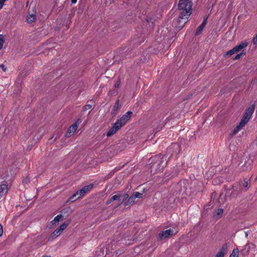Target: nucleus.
I'll list each match as a JSON object with an SVG mask.
<instances>
[{"instance_id": "obj_1", "label": "nucleus", "mask_w": 257, "mask_h": 257, "mask_svg": "<svg viewBox=\"0 0 257 257\" xmlns=\"http://www.w3.org/2000/svg\"><path fill=\"white\" fill-rule=\"evenodd\" d=\"M192 3L189 0H179L178 4V10L180 14V19L183 20L182 26H179L182 29L186 23L188 17L192 13Z\"/></svg>"}, {"instance_id": "obj_2", "label": "nucleus", "mask_w": 257, "mask_h": 257, "mask_svg": "<svg viewBox=\"0 0 257 257\" xmlns=\"http://www.w3.org/2000/svg\"><path fill=\"white\" fill-rule=\"evenodd\" d=\"M92 187L93 184H89V185L83 187L71 197L70 199L71 201H74L83 196L86 192L90 190Z\"/></svg>"}, {"instance_id": "obj_3", "label": "nucleus", "mask_w": 257, "mask_h": 257, "mask_svg": "<svg viewBox=\"0 0 257 257\" xmlns=\"http://www.w3.org/2000/svg\"><path fill=\"white\" fill-rule=\"evenodd\" d=\"M248 45V43L247 42H243L239 44V45H236L232 49L229 50L226 52L224 54V57H228L232 55L233 54L237 53L238 52L241 51L243 49L245 48Z\"/></svg>"}, {"instance_id": "obj_4", "label": "nucleus", "mask_w": 257, "mask_h": 257, "mask_svg": "<svg viewBox=\"0 0 257 257\" xmlns=\"http://www.w3.org/2000/svg\"><path fill=\"white\" fill-rule=\"evenodd\" d=\"M132 114L133 112L132 111H128L118 119L115 123H118V125H120V128H121L130 119Z\"/></svg>"}, {"instance_id": "obj_5", "label": "nucleus", "mask_w": 257, "mask_h": 257, "mask_svg": "<svg viewBox=\"0 0 257 257\" xmlns=\"http://www.w3.org/2000/svg\"><path fill=\"white\" fill-rule=\"evenodd\" d=\"M81 122L80 119H78L74 124H72L66 132V136L70 137L77 130L78 124Z\"/></svg>"}, {"instance_id": "obj_6", "label": "nucleus", "mask_w": 257, "mask_h": 257, "mask_svg": "<svg viewBox=\"0 0 257 257\" xmlns=\"http://www.w3.org/2000/svg\"><path fill=\"white\" fill-rule=\"evenodd\" d=\"M174 234V230L172 229H169L161 232L159 234V236L161 239H164L173 235Z\"/></svg>"}, {"instance_id": "obj_7", "label": "nucleus", "mask_w": 257, "mask_h": 257, "mask_svg": "<svg viewBox=\"0 0 257 257\" xmlns=\"http://www.w3.org/2000/svg\"><path fill=\"white\" fill-rule=\"evenodd\" d=\"M253 163V160L250 158H247V160L245 161L244 164L242 166V170L243 171H250L252 168V165Z\"/></svg>"}, {"instance_id": "obj_8", "label": "nucleus", "mask_w": 257, "mask_h": 257, "mask_svg": "<svg viewBox=\"0 0 257 257\" xmlns=\"http://www.w3.org/2000/svg\"><path fill=\"white\" fill-rule=\"evenodd\" d=\"M255 108V106L254 104L251 105L250 107H249L245 111L243 117H245L247 119H249L251 116L252 115V113L254 111Z\"/></svg>"}, {"instance_id": "obj_9", "label": "nucleus", "mask_w": 257, "mask_h": 257, "mask_svg": "<svg viewBox=\"0 0 257 257\" xmlns=\"http://www.w3.org/2000/svg\"><path fill=\"white\" fill-rule=\"evenodd\" d=\"M120 128V125H118V123L115 122L113 126L111 128H110V129L107 132L106 135L107 137H109L113 135L117 131H118Z\"/></svg>"}, {"instance_id": "obj_10", "label": "nucleus", "mask_w": 257, "mask_h": 257, "mask_svg": "<svg viewBox=\"0 0 257 257\" xmlns=\"http://www.w3.org/2000/svg\"><path fill=\"white\" fill-rule=\"evenodd\" d=\"M63 219V216L62 214H58L55 217L54 219L51 221L52 225H56Z\"/></svg>"}, {"instance_id": "obj_11", "label": "nucleus", "mask_w": 257, "mask_h": 257, "mask_svg": "<svg viewBox=\"0 0 257 257\" xmlns=\"http://www.w3.org/2000/svg\"><path fill=\"white\" fill-rule=\"evenodd\" d=\"M206 23H207V18H206L205 20H204V21H203L202 24L197 28L196 32V35H198L201 33L202 31L205 27V26L206 24Z\"/></svg>"}, {"instance_id": "obj_12", "label": "nucleus", "mask_w": 257, "mask_h": 257, "mask_svg": "<svg viewBox=\"0 0 257 257\" xmlns=\"http://www.w3.org/2000/svg\"><path fill=\"white\" fill-rule=\"evenodd\" d=\"M8 191V187L6 184L0 185V198L5 195Z\"/></svg>"}, {"instance_id": "obj_13", "label": "nucleus", "mask_w": 257, "mask_h": 257, "mask_svg": "<svg viewBox=\"0 0 257 257\" xmlns=\"http://www.w3.org/2000/svg\"><path fill=\"white\" fill-rule=\"evenodd\" d=\"M219 254H222V255L223 256H224L225 254L227 253V244L225 243L224 244L220 249H219V251L218 252Z\"/></svg>"}, {"instance_id": "obj_14", "label": "nucleus", "mask_w": 257, "mask_h": 257, "mask_svg": "<svg viewBox=\"0 0 257 257\" xmlns=\"http://www.w3.org/2000/svg\"><path fill=\"white\" fill-rule=\"evenodd\" d=\"M223 213V210L221 208L216 209L214 212V216L217 219L220 218Z\"/></svg>"}, {"instance_id": "obj_15", "label": "nucleus", "mask_w": 257, "mask_h": 257, "mask_svg": "<svg viewBox=\"0 0 257 257\" xmlns=\"http://www.w3.org/2000/svg\"><path fill=\"white\" fill-rule=\"evenodd\" d=\"M136 197L133 194L131 195L130 197H128V199L124 203L125 206H128L132 203H133L135 202V200L136 199Z\"/></svg>"}, {"instance_id": "obj_16", "label": "nucleus", "mask_w": 257, "mask_h": 257, "mask_svg": "<svg viewBox=\"0 0 257 257\" xmlns=\"http://www.w3.org/2000/svg\"><path fill=\"white\" fill-rule=\"evenodd\" d=\"M243 127H242L239 124L231 132V133H230V135L232 136L236 135L237 133L241 131Z\"/></svg>"}, {"instance_id": "obj_17", "label": "nucleus", "mask_w": 257, "mask_h": 257, "mask_svg": "<svg viewBox=\"0 0 257 257\" xmlns=\"http://www.w3.org/2000/svg\"><path fill=\"white\" fill-rule=\"evenodd\" d=\"M35 19H36V16L35 15H33V14L28 15L27 18V21L28 23H33V22H34Z\"/></svg>"}, {"instance_id": "obj_18", "label": "nucleus", "mask_w": 257, "mask_h": 257, "mask_svg": "<svg viewBox=\"0 0 257 257\" xmlns=\"http://www.w3.org/2000/svg\"><path fill=\"white\" fill-rule=\"evenodd\" d=\"M62 232L58 228H57L56 230H55L52 233L51 237L53 238H55L56 237L58 236Z\"/></svg>"}, {"instance_id": "obj_19", "label": "nucleus", "mask_w": 257, "mask_h": 257, "mask_svg": "<svg viewBox=\"0 0 257 257\" xmlns=\"http://www.w3.org/2000/svg\"><path fill=\"white\" fill-rule=\"evenodd\" d=\"M249 119H247L245 117H242L240 123H239L241 126L244 127Z\"/></svg>"}, {"instance_id": "obj_20", "label": "nucleus", "mask_w": 257, "mask_h": 257, "mask_svg": "<svg viewBox=\"0 0 257 257\" xmlns=\"http://www.w3.org/2000/svg\"><path fill=\"white\" fill-rule=\"evenodd\" d=\"M128 197L129 196L127 193H125L123 194L122 196H121L120 198H121V199L119 200V205L121 204L126 199H128Z\"/></svg>"}, {"instance_id": "obj_21", "label": "nucleus", "mask_w": 257, "mask_h": 257, "mask_svg": "<svg viewBox=\"0 0 257 257\" xmlns=\"http://www.w3.org/2000/svg\"><path fill=\"white\" fill-rule=\"evenodd\" d=\"M239 251L238 250L236 249H233L231 253L230 254L229 257H238Z\"/></svg>"}, {"instance_id": "obj_22", "label": "nucleus", "mask_w": 257, "mask_h": 257, "mask_svg": "<svg viewBox=\"0 0 257 257\" xmlns=\"http://www.w3.org/2000/svg\"><path fill=\"white\" fill-rule=\"evenodd\" d=\"M68 224V223L64 222L59 226L58 229L62 232V231L67 228Z\"/></svg>"}, {"instance_id": "obj_23", "label": "nucleus", "mask_w": 257, "mask_h": 257, "mask_svg": "<svg viewBox=\"0 0 257 257\" xmlns=\"http://www.w3.org/2000/svg\"><path fill=\"white\" fill-rule=\"evenodd\" d=\"M179 19H180V16L179 17L178 19L177 20V22L178 24L176 25V27L179 29V30L181 29L179 28V26H182V24H183V20L182 19L179 20Z\"/></svg>"}, {"instance_id": "obj_24", "label": "nucleus", "mask_w": 257, "mask_h": 257, "mask_svg": "<svg viewBox=\"0 0 257 257\" xmlns=\"http://www.w3.org/2000/svg\"><path fill=\"white\" fill-rule=\"evenodd\" d=\"M4 37L2 35H0V50L3 48L4 44Z\"/></svg>"}, {"instance_id": "obj_25", "label": "nucleus", "mask_w": 257, "mask_h": 257, "mask_svg": "<svg viewBox=\"0 0 257 257\" xmlns=\"http://www.w3.org/2000/svg\"><path fill=\"white\" fill-rule=\"evenodd\" d=\"M120 197L121 195L118 194L114 195V196L110 198V201H114L115 200H117L119 199L120 198Z\"/></svg>"}, {"instance_id": "obj_26", "label": "nucleus", "mask_w": 257, "mask_h": 257, "mask_svg": "<svg viewBox=\"0 0 257 257\" xmlns=\"http://www.w3.org/2000/svg\"><path fill=\"white\" fill-rule=\"evenodd\" d=\"M133 195L135 196L136 198H141L143 197V193H141L139 192H135Z\"/></svg>"}, {"instance_id": "obj_27", "label": "nucleus", "mask_w": 257, "mask_h": 257, "mask_svg": "<svg viewBox=\"0 0 257 257\" xmlns=\"http://www.w3.org/2000/svg\"><path fill=\"white\" fill-rule=\"evenodd\" d=\"M91 108H92V105L90 104H87V105H85L83 107V110L84 111H85L87 110L91 109Z\"/></svg>"}, {"instance_id": "obj_28", "label": "nucleus", "mask_w": 257, "mask_h": 257, "mask_svg": "<svg viewBox=\"0 0 257 257\" xmlns=\"http://www.w3.org/2000/svg\"><path fill=\"white\" fill-rule=\"evenodd\" d=\"M244 55V53L241 52L240 53V54H237L235 58H234V60H237V59H239L240 58H241L243 55Z\"/></svg>"}, {"instance_id": "obj_29", "label": "nucleus", "mask_w": 257, "mask_h": 257, "mask_svg": "<svg viewBox=\"0 0 257 257\" xmlns=\"http://www.w3.org/2000/svg\"><path fill=\"white\" fill-rule=\"evenodd\" d=\"M118 105H119V101L117 100L113 106V109L114 110H117L118 108Z\"/></svg>"}, {"instance_id": "obj_30", "label": "nucleus", "mask_w": 257, "mask_h": 257, "mask_svg": "<svg viewBox=\"0 0 257 257\" xmlns=\"http://www.w3.org/2000/svg\"><path fill=\"white\" fill-rule=\"evenodd\" d=\"M5 2V0H0V10L3 8Z\"/></svg>"}, {"instance_id": "obj_31", "label": "nucleus", "mask_w": 257, "mask_h": 257, "mask_svg": "<svg viewBox=\"0 0 257 257\" xmlns=\"http://www.w3.org/2000/svg\"><path fill=\"white\" fill-rule=\"evenodd\" d=\"M0 67L2 69L3 71L4 72H5L7 70L6 68L5 67V66L4 64H1Z\"/></svg>"}, {"instance_id": "obj_32", "label": "nucleus", "mask_w": 257, "mask_h": 257, "mask_svg": "<svg viewBox=\"0 0 257 257\" xmlns=\"http://www.w3.org/2000/svg\"><path fill=\"white\" fill-rule=\"evenodd\" d=\"M3 229L2 225L0 224V237L3 235Z\"/></svg>"}, {"instance_id": "obj_33", "label": "nucleus", "mask_w": 257, "mask_h": 257, "mask_svg": "<svg viewBox=\"0 0 257 257\" xmlns=\"http://www.w3.org/2000/svg\"><path fill=\"white\" fill-rule=\"evenodd\" d=\"M248 185V182L247 181H244L243 183V186L244 187H247Z\"/></svg>"}, {"instance_id": "obj_34", "label": "nucleus", "mask_w": 257, "mask_h": 257, "mask_svg": "<svg viewBox=\"0 0 257 257\" xmlns=\"http://www.w3.org/2000/svg\"><path fill=\"white\" fill-rule=\"evenodd\" d=\"M214 257H224V256H223L222 255V254L221 255V254H219L218 252H217Z\"/></svg>"}, {"instance_id": "obj_35", "label": "nucleus", "mask_w": 257, "mask_h": 257, "mask_svg": "<svg viewBox=\"0 0 257 257\" xmlns=\"http://www.w3.org/2000/svg\"><path fill=\"white\" fill-rule=\"evenodd\" d=\"M113 202V201H110V198L109 200H108L107 201L106 203H107V204H109L111 203V202Z\"/></svg>"}, {"instance_id": "obj_36", "label": "nucleus", "mask_w": 257, "mask_h": 257, "mask_svg": "<svg viewBox=\"0 0 257 257\" xmlns=\"http://www.w3.org/2000/svg\"><path fill=\"white\" fill-rule=\"evenodd\" d=\"M77 2V0H71V3L73 4H75Z\"/></svg>"}, {"instance_id": "obj_37", "label": "nucleus", "mask_w": 257, "mask_h": 257, "mask_svg": "<svg viewBox=\"0 0 257 257\" xmlns=\"http://www.w3.org/2000/svg\"><path fill=\"white\" fill-rule=\"evenodd\" d=\"M160 162H161V163H163V162H164V158L163 157L161 158V160Z\"/></svg>"}, {"instance_id": "obj_38", "label": "nucleus", "mask_w": 257, "mask_h": 257, "mask_svg": "<svg viewBox=\"0 0 257 257\" xmlns=\"http://www.w3.org/2000/svg\"><path fill=\"white\" fill-rule=\"evenodd\" d=\"M118 86H119V84H118V83H116V84H115V87H118Z\"/></svg>"}, {"instance_id": "obj_39", "label": "nucleus", "mask_w": 257, "mask_h": 257, "mask_svg": "<svg viewBox=\"0 0 257 257\" xmlns=\"http://www.w3.org/2000/svg\"><path fill=\"white\" fill-rule=\"evenodd\" d=\"M248 233L247 232H245V237H248Z\"/></svg>"}, {"instance_id": "obj_40", "label": "nucleus", "mask_w": 257, "mask_h": 257, "mask_svg": "<svg viewBox=\"0 0 257 257\" xmlns=\"http://www.w3.org/2000/svg\"><path fill=\"white\" fill-rule=\"evenodd\" d=\"M147 22H149L150 21H151V20H150L149 18L147 19Z\"/></svg>"}, {"instance_id": "obj_41", "label": "nucleus", "mask_w": 257, "mask_h": 257, "mask_svg": "<svg viewBox=\"0 0 257 257\" xmlns=\"http://www.w3.org/2000/svg\"><path fill=\"white\" fill-rule=\"evenodd\" d=\"M42 257H50L49 255H43Z\"/></svg>"}, {"instance_id": "obj_42", "label": "nucleus", "mask_w": 257, "mask_h": 257, "mask_svg": "<svg viewBox=\"0 0 257 257\" xmlns=\"http://www.w3.org/2000/svg\"><path fill=\"white\" fill-rule=\"evenodd\" d=\"M164 167V166H163L161 169L159 168V170L160 171Z\"/></svg>"}, {"instance_id": "obj_43", "label": "nucleus", "mask_w": 257, "mask_h": 257, "mask_svg": "<svg viewBox=\"0 0 257 257\" xmlns=\"http://www.w3.org/2000/svg\"><path fill=\"white\" fill-rule=\"evenodd\" d=\"M256 146H257V140H256Z\"/></svg>"}]
</instances>
